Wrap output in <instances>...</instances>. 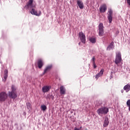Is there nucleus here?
Segmentation results:
<instances>
[{"instance_id":"nucleus-1","label":"nucleus","mask_w":130,"mask_h":130,"mask_svg":"<svg viewBox=\"0 0 130 130\" xmlns=\"http://www.w3.org/2000/svg\"><path fill=\"white\" fill-rule=\"evenodd\" d=\"M33 1L34 0H29V1L27 3L26 5L24 7V9L25 10H31L30 14L31 15H34L35 16H37L39 17L41 15V11H39V13L37 12L36 10L34 9V6H33Z\"/></svg>"},{"instance_id":"nucleus-4","label":"nucleus","mask_w":130,"mask_h":130,"mask_svg":"<svg viewBox=\"0 0 130 130\" xmlns=\"http://www.w3.org/2000/svg\"><path fill=\"white\" fill-rule=\"evenodd\" d=\"M8 99V94L5 91L0 92V102H5Z\"/></svg>"},{"instance_id":"nucleus-26","label":"nucleus","mask_w":130,"mask_h":130,"mask_svg":"<svg viewBox=\"0 0 130 130\" xmlns=\"http://www.w3.org/2000/svg\"><path fill=\"white\" fill-rule=\"evenodd\" d=\"M95 59H96V58H95L94 56H93V57H92V63H95Z\"/></svg>"},{"instance_id":"nucleus-29","label":"nucleus","mask_w":130,"mask_h":130,"mask_svg":"<svg viewBox=\"0 0 130 130\" xmlns=\"http://www.w3.org/2000/svg\"><path fill=\"white\" fill-rule=\"evenodd\" d=\"M121 93H123V90H121Z\"/></svg>"},{"instance_id":"nucleus-28","label":"nucleus","mask_w":130,"mask_h":130,"mask_svg":"<svg viewBox=\"0 0 130 130\" xmlns=\"http://www.w3.org/2000/svg\"><path fill=\"white\" fill-rule=\"evenodd\" d=\"M127 4H128L129 7H130V0H127Z\"/></svg>"},{"instance_id":"nucleus-18","label":"nucleus","mask_w":130,"mask_h":130,"mask_svg":"<svg viewBox=\"0 0 130 130\" xmlns=\"http://www.w3.org/2000/svg\"><path fill=\"white\" fill-rule=\"evenodd\" d=\"M38 67L39 69H41L43 67V61L42 60H39L38 61Z\"/></svg>"},{"instance_id":"nucleus-5","label":"nucleus","mask_w":130,"mask_h":130,"mask_svg":"<svg viewBox=\"0 0 130 130\" xmlns=\"http://www.w3.org/2000/svg\"><path fill=\"white\" fill-rule=\"evenodd\" d=\"M115 62L116 64H118V63L121 62V53H120V52H118L116 53Z\"/></svg>"},{"instance_id":"nucleus-17","label":"nucleus","mask_w":130,"mask_h":130,"mask_svg":"<svg viewBox=\"0 0 130 130\" xmlns=\"http://www.w3.org/2000/svg\"><path fill=\"white\" fill-rule=\"evenodd\" d=\"M113 48H114V42H112L108 46L107 50H110V49H113Z\"/></svg>"},{"instance_id":"nucleus-30","label":"nucleus","mask_w":130,"mask_h":130,"mask_svg":"<svg viewBox=\"0 0 130 130\" xmlns=\"http://www.w3.org/2000/svg\"><path fill=\"white\" fill-rule=\"evenodd\" d=\"M81 44V42L79 43V45H80Z\"/></svg>"},{"instance_id":"nucleus-12","label":"nucleus","mask_w":130,"mask_h":130,"mask_svg":"<svg viewBox=\"0 0 130 130\" xmlns=\"http://www.w3.org/2000/svg\"><path fill=\"white\" fill-rule=\"evenodd\" d=\"M52 68V64L47 66L44 70V73H43V75L47 73V72H49V71H50Z\"/></svg>"},{"instance_id":"nucleus-24","label":"nucleus","mask_w":130,"mask_h":130,"mask_svg":"<svg viewBox=\"0 0 130 130\" xmlns=\"http://www.w3.org/2000/svg\"><path fill=\"white\" fill-rule=\"evenodd\" d=\"M127 106L128 107L129 111H130V100H128L126 102Z\"/></svg>"},{"instance_id":"nucleus-6","label":"nucleus","mask_w":130,"mask_h":130,"mask_svg":"<svg viewBox=\"0 0 130 130\" xmlns=\"http://www.w3.org/2000/svg\"><path fill=\"white\" fill-rule=\"evenodd\" d=\"M113 16V11H112V9H109L108 12V19L109 20L110 24H111V23L112 22Z\"/></svg>"},{"instance_id":"nucleus-20","label":"nucleus","mask_w":130,"mask_h":130,"mask_svg":"<svg viewBox=\"0 0 130 130\" xmlns=\"http://www.w3.org/2000/svg\"><path fill=\"white\" fill-rule=\"evenodd\" d=\"M60 92L61 95H63L65 94L66 91H64V88H63V86H61L60 87Z\"/></svg>"},{"instance_id":"nucleus-22","label":"nucleus","mask_w":130,"mask_h":130,"mask_svg":"<svg viewBox=\"0 0 130 130\" xmlns=\"http://www.w3.org/2000/svg\"><path fill=\"white\" fill-rule=\"evenodd\" d=\"M46 98V99H53L54 97L52 96V94H48L47 95Z\"/></svg>"},{"instance_id":"nucleus-27","label":"nucleus","mask_w":130,"mask_h":130,"mask_svg":"<svg viewBox=\"0 0 130 130\" xmlns=\"http://www.w3.org/2000/svg\"><path fill=\"white\" fill-rule=\"evenodd\" d=\"M94 69H96L97 68V66H96V64L95 63H92Z\"/></svg>"},{"instance_id":"nucleus-19","label":"nucleus","mask_w":130,"mask_h":130,"mask_svg":"<svg viewBox=\"0 0 130 130\" xmlns=\"http://www.w3.org/2000/svg\"><path fill=\"white\" fill-rule=\"evenodd\" d=\"M26 107L27 109L30 111L31 109H32V105H31V103H26Z\"/></svg>"},{"instance_id":"nucleus-15","label":"nucleus","mask_w":130,"mask_h":130,"mask_svg":"<svg viewBox=\"0 0 130 130\" xmlns=\"http://www.w3.org/2000/svg\"><path fill=\"white\" fill-rule=\"evenodd\" d=\"M7 79H8V71L5 70L4 71V78L3 79V82H6V81H7Z\"/></svg>"},{"instance_id":"nucleus-2","label":"nucleus","mask_w":130,"mask_h":130,"mask_svg":"<svg viewBox=\"0 0 130 130\" xmlns=\"http://www.w3.org/2000/svg\"><path fill=\"white\" fill-rule=\"evenodd\" d=\"M109 112V109L106 107L100 108L97 110V113L99 115H102V114H107Z\"/></svg>"},{"instance_id":"nucleus-25","label":"nucleus","mask_w":130,"mask_h":130,"mask_svg":"<svg viewBox=\"0 0 130 130\" xmlns=\"http://www.w3.org/2000/svg\"><path fill=\"white\" fill-rule=\"evenodd\" d=\"M95 105H96V106H100V105H101V102H100V101H96L95 102Z\"/></svg>"},{"instance_id":"nucleus-10","label":"nucleus","mask_w":130,"mask_h":130,"mask_svg":"<svg viewBox=\"0 0 130 130\" xmlns=\"http://www.w3.org/2000/svg\"><path fill=\"white\" fill-rule=\"evenodd\" d=\"M50 89H51V86H44L42 87V90L43 93H46L47 92H48Z\"/></svg>"},{"instance_id":"nucleus-21","label":"nucleus","mask_w":130,"mask_h":130,"mask_svg":"<svg viewBox=\"0 0 130 130\" xmlns=\"http://www.w3.org/2000/svg\"><path fill=\"white\" fill-rule=\"evenodd\" d=\"M89 41L91 42V43H95L96 42V38L91 37L89 39Z\"/></svg>"},{"instance_id":"nucleus-13","label":"nucleus","mask_w":130,"mask_h":130,"mask_svg":"<svg viewBox=\"0 0 130 130\" xmlns=\"http://www.w3.org/2000/svg\"><path fill=\"white\" fill-rule=\"evenodd\" d=\"M108 124H109V121L108 120V117H105V120L104 121L103 126L104 127H107V126H108Z\"/></svg>"},{"instance_id":"nucleus-14","label":"nucleus","mask_w":130,"mask_h":130,"mask_svg":"<svg viewBox=\"0 0 130 130\" xmlns=\"http://www.w3.org/2000/svg\"><path fill=\"white\" fill-rule=\"evenodd\" d=\"M77 5L78 7H79V8L81 10H83V9H84V4L82 1L80 0L77 1Z\"/></svg>"},{"instance_id":"nucleus-11","label":"nucleus","mask_w":130,"mask_h":130,"mask_svg":"<svg viewBox=\"0 0 130 130\" xmlns=\"http://www.w3.org/2000/svg\"><path fill=\"white\" fill-rule=\"evenodd\" d=\"M104 73V69H102L101 71L99 72V73L95 75V78L96 80H98L100 77H102L103 76V73Z\"/></svg>"},{"instance_id":"nucleus-8","label":"nucleus","mask_w":130,"mask_h":130,"mask_svg":"<svg viewBox=\"0 0 130 130\" xmlns=\"http://www.w3.org/2000/svg\"><path fill=\"white\" fill-rule=\"evenodd\" d=\"M79 36L81 42L85 44L86 43V36H85V34L83 32H80L79 33Z\"/></svg>"},{"instance_id":"nucleus-9","label":"nucleus","mask_w":130,"mask_h":130,"mask_svg":"<svg viewBox=\"0 0 130 130\" xmlns=\"http://www.w3.org/2000/svg\"><path fill=\"white\" fill-rule=\"evenodd\" d=\"M106 11H107V6H106V4H103L101 6L100 8V13H105Z\"/></svg>"},{"instance_id":"nucleus-3","label":"nucleus","mask_w":130,"mask_h":130,"mask_svg":"<svg viewBox=\"0 0 130 130\" xmlns=\"http://www.w3.org/2000/svg\"><path fill=\"white\" fill-rule=\"evenodd\" d=\"M11 91L9 92V96L12 99H16L17 98V93H16V88L15 86H11Z\"/></svg>"},{"instance_id":"nucleus-23","label":"nucleus","mask_w":130,"mask_h":130,"mask_svg":"<svg viewBox=\"0 0 130 130\" xmlns=\"http://www.w3.org/2000/svg\"><path fill=\"white\" fill-rule=\"evenodd\" d=\"M46 106L45 105H42L41 106V109L43 110V111H45L46 110Z\"/></svg>"},{"instance_id":"nucleus-16","label":"nucleus","mask_w":130,"mask_h":130,"mask_svg":"<svg viewBox=\"0 0 130 130\" xmlns=\"http://www.w3.org/2000/svg\"><path fill=\"white\" fill-rule=\"evenodd\" d=\"M123 90L125 91L126 92H129L130 91V84H127L123 87Z\"/></svg>"},{"instance_id":"nucleus-7","label":"nucleus","mask_w":130,"mask_h":130,"mask_svg":"<svg viewBox=\"0 0 130 130\" xmlns=\"http://www.w3.org/2000/svg\"><path fill=\"white\" fill-rule=\"evenodd\" d=\"M103 34H104V26H103V23H101L99 25V35L103 36Z\"/></svg>"}]
</instances>
